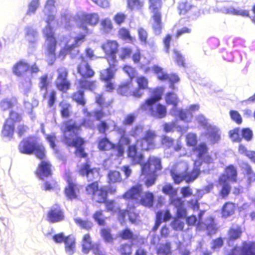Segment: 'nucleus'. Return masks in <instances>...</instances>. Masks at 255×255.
<instances>
[{
	"label": "nucleus",
	"mask_w": 255,
	"mask_h": 255,
	"mask_svg": "<svg viewBox=\"0 0 255 255\" xmlns=\"http://www.w3.org/2000/svg\"><path fill=\"white\" fill-rule=\"evenodd\" d=\"M57 72L55 86L59 91L66 93L71 88V83L67 79L68 71L65 68L61 67L57 69Z\"/></svg>",
	"instance_id": "obj_14"
},
{
	"label": "nucleus",
	"mask_w": 255,
	"mask_h": 255,
	"mask_svg": "<svg viewBox=\"0 0 255 255\" xmlns=\"http://www.w3.org/2000/svg\"><path fill=\"white\" fill-rule=\"evenodd\" d=\"M84 90V89H80V90L74 92L70 96L73 101L75 102L78 105L82 107H84L87 103Z\"/></svg>",
	"instance_id": "obj_35"
},
{
	"label": "nucleus",
	"mask_w": 255,
	"mask_h": 255,
	"mask_svg": "<svg viewBox=\"0 0 255 255\" xmlns=\"http://www.w3.org/2000/svg\"><path fill=\"white\" fill-rule=\"evenodd\" d=\"M154 73L156 74L157 79L161 81H168L170 83L171 89H174V84L178 82L180 79L176 74H168L163 71V68L157 65L153 67Z\"/></svg>",
	"instance_id": "obj_19"
},
{
	"label": "nucleus",
	"mask_w": 255,
	"mask_h": 255,
	"mask_svg": "<svg viewBox=\"0 0 255 255\" xmlns=\"http://www.w3.org/2000/svg\"><path fill=\"white\" fill-rule=\"evenodd\" d=\"M157 136L155 131L148 129L143 136L136 140V143L143 151H149L155 148L156 138Z\"/></svg>",
	"instance_id": "obj_9"
},
{
	"label": "nucleus",
	"mask_w": 255,
	"mask_h": 255,
	"mask_svg": "<svg viewBox=\"0 0 255 255\" xmlns=\"http://www.w3.org/2000/svg\"><path fill=\"white\" fill-rule=\"evenodd\" d=\"M97 148L102 152H106L116 149V155L120 157L123 155L124 148L122 144H116L110 140L107 136L100 138L97 141Z\"/></svg>",
	"instance_id": "obj_10"
},
{
	"label": "nucleus",
	"mask_w": 255,
	"mask_h": 255,
	"mask_svg": "<svg viewBox=\"0 0 255 255\" xmlns=\"http://www.w3.org/2000/svg\"><path fill=\"white\" fill-rule=\"evenodd\" d=\"M82 251L88 254L91 250H93L95 255H99L101 252L99 245L93 244L91 236L89 233L84 234L81 240Z\"/></svg>",
	"instance_id": "obj_21"
},
{
	"label": "nucleus",
	"mask_w": 255,
	"mask_h": 255,
	"mask_svg": "<svg viewBox=\"0 0 255 255\" xmlns=\"http://www.w3.org/2000/svg\"><path fill=\"white\" fill-rule=\"evenodd\" d=\"M63 142L68 146L75 147L76 148L74 153L80 158H87L88 154L85 151L83 145L85 143L84 138L80 136L73 135L70 133L69 135H64L63 137Z\"/></svg>",
	"instance_id": "obj_7"
},
{
	"label": "nucleus",
	"mask_w": 255,
	"mask_h": 255,
	"mask_svg": "<svg viewBox=\"0 0 255 255\" xmlns=\"http://www.w3.org/2000/svg\"><path fill=\"white\" fill-rule=\"evenodd\" d=\"M119 44L114 40L108 41L104 43L102 48L105 53V57L107 61H117L116 54L118 51Z\"/></svg>",
	"instance_id": "obj_22"
},
{
	"label": "nucleus",
	"mask_w": 255,
	"mask_h": 255,
	"mask_svg": "<svg viewBox=\"0 0 255 255\" xmlns=\"http://www.w3.org/2000/svg\"><path fill=\"white\" fill-rule=\"evenodd\" d=\"M64 178L67 182V185L64 189V193L66 198L70 200L79 199L82 186L76 182L70 173H66Z\"/></svg>",
	"instance_id": "obj_8"
},
{
	"label": "nucleus",
	"mask_w": 255,
	"mask_h": 255,
	"mask_svg": "<svg viewBox=\"0 0 255 255\" xmlns=\"http://www.w3.org/2000/svg\"><path fill=\"white\" fill-rule=\"evenodd\" d=\"M18 149L22 154H33L39 160L45 159L46 156L45 147L43 144L37 143L33 136H29L22 139L18 145Z\"/></svg>",
	"instance_id": "obj_4"
},
{
	"label": "nucleus",
	"mask_w": 255,
	"mask_h": 255,
	"mask_svg": "<svg viewBox=\"0 0 255 255\" xmlns=\"http://www.w3.org/2000/svg\"><path fill=\"white\" fill-rule=\"evenodd\" d=\"M135 82L137 87L133 89L132 95L134 98L140 99L143 95L142 90L148 88V80L144 76H139L136 78Z\"/></svg>",
	"instance_id": "obj_24"
},
{
	"label": "nucleus",
	"mask_w": 255,
	"mask_h": 255,
	"mask_svg": "<svg viewBox=\"0 0 255 255\" xmlns=\"http://www.w3.org/2000/svg\"><path fill=\"white\" fill-rule=\"evenodd\" d=\"M162 215L164 216L163 221L164 222L169 221L172 218V215L168 209H166L164 211H157L155 214V220L154 224L152 228V231L155 232L159 227L160 224L162 222Z\"/></svg>",
	"instance_id": "obj_28"
},
{
	"label": "nucleus",
	"mask_w": 255,
	"mask_h": 255,
	"mask_svg": "<svg viewBox=\"0 0 255 255\" xmlns=\"http://www.w3.org/2000/svg\"><path fill=\"white\" fill-rule=\"evenodd\" d=\"M139 108L154 119H163L167 114L166 106L158 102H152L151 104L149 102H142L140 104Z\"/></svg>",
	"instance_id": "obj_6"
},
{
	"label": "nucleus",
	"mask_w": 255,
	"mask_h": 255,
	"mask_svg": "<svg viewBox=\"0 0 255 255\" xmlns=\"http://www.w3.org/2000/svg\"><path fill=\"white\" fill-rule=\"evenodd\" d=\"M95 103L100 107L108 108L111 106L112 101L106 102L105 97L103 93L97 94L95 96Z\"/></svg>",
	"instance_id": "obj_53"
},
{
	"label": "nucleus",
	"mask_w": 255,
	"mask_h": 255,
	"mask_svg": "<svg viewBox=\"0 0 255 255\" xmlns=\"http://www.w3.org/2000/svg\"><path fill=\"white\" fill-rule=\"evenodd\" d=\"M6 119H8L9 122H12L13 124L20 122L22 120V114L16 111L11 110Z\"/></svg>",
	"instance_id": "obj_59"
},
{
	"label": "nucleus",
	"mask_w": 255,
	"mask_h": 255,
	"mask_svg": "<svg viewBox=\"0 0 255 255\" xmlns=\"http://www.w3.org/2000/svg\"><path fill=\"white\" fill-rule=\"evenodd\" d=\"M161 144L167 149L171 148L174 143V139L167 135H163L160 139Z\"/></svg>",
	"instance_id": "obj_62"
},
{
	"label": "nucleus",
	"mask_w": 255,
	"mask_h": 255,
	"mask_svg": "<svg viewBox=\"0 0 255 255\" xmlns=\"http://www.w3.org/2000/svg\"><path fill=\"white\" fill-rule=\"evenodd\" d=\"M127 157L130 159L132 165L141 164L143 160V154L138 151L137 145L132 144L128 146L127 148Z\"/></svg>",
	"instance_id": "obj_23"
},
{
	"label": "nucleus",
	"mask_w": 255,
	"mask_h": 255,
	"mask_svg": "<svg viewBox=\"0 0 255 255\" xmlns=\"http://www.w3.org/2000/svg\"><path fill=\"white\" fill-rule=\"evenodd\" d=\"M123 70L128 76V81L132 82L133 79L137 74L135 69L130 65H126L123 67Z\"/></svg>",
	"instance_id": "obj_57"
},
{
	"label": "nucleus",
	"mask_w": 255,
	"mask_h": 255,
	"mask_svg": "<svg viewBox=\"0 0 255 255\" xmlns=\"http://www.w3.org/2000/svg\"><path fill=\"white\" fill-rule=\"evenodd\" d=\"M29 70V65L23 59L17 61L12 68L13 74L18 77L24 75Z\"/></svg>",
	"instance_id": "obj_29"
},
{
	"label": "nucleus",
	"mask_w": 255,
	"mask_h": 255,
	"mask_svg": "<svg viewBox=\"0 0 255 255\" xmlns=\"http://www.w3.org/2000/svg\"><path fill=\"white\" fill-rule=\"evenodd\" d=\"M75 224L81 229L89 231L92 230L94 224L92 221L87 220H83L81 218H77L74 219Z\"/></svg>",
	"instance_id": "obj_41"
},
{
	"label": "nucleus",
	"mask_w": 255,
	"mask_h": 255,
	"mask_svg": "<svg viewBox=\"0 0 255 255\" xmlns=\"http://www.w3.org/2000/svg\"><path fill=\"white\" fill-rule=\"evenodd\" d=\"M108 177L110 183L120 182L122 180L120 172L116 170L110 171L108 173Z\"/></svg>",
	"instance_id": "obj_55"
},
{
	"label": "nucleus",
	"mask_w": 255,
	"mask_h": 255,
	"mask_svg": "<svg viewBox=\"0 0 255 255\" xmlns=\"http://www.w3.org/2000/svg\"><path fill=\"white\" fill-rule=\"evenodd\" d=\"M243 230L240 225H233L227 231V243L228 245L233 244L236 241L241 239Z\"/></svg>",
	"instance_id": "obj_25"
},
{
	"label": "nucleus",
	"mask_w": 255,
	"mask_h": 255,
	"mask_svg": "<svg viewBox=\"0 0 255 255\" xmlns=\"http://www.w3.org/2000/svg\"><path fill=\"white\" fill-rule=\"evenodd\" d=\"M117 131L121 134L119 141L125 145H130V139L126 135L125 130L119 127L117 128Z\"/></svg>",
	"instance_id": "obj_60"
},
{
	"label": "nucleus",
	"mask_w": 255,
	"mask_h": 255,
	"mask_svg": "<svg viewBox=\"0 0 255 255\" xmlns=\"http://www.w3.org/2000/svg\"><path fill=\"white\" fill-rule=\"evenodd\" d=\"M231 190V186L230 184L226 182V181H224L222 184V188L219 191V195L222 198L226 199L229 195Z\"/></svg>",
	"instance_id": "obj_61"
},
{
	"label": "nucleus",
	"mask_w": 255,
	"mask_h": 255,
	"mask_svg": "<svg viewBox=\"0 0 255 255\" xmlns=\"http://www.w3.org/2000/svg\"><path fill=\"white\" fill-rule=\"evenodd\" d=\"M119 252L120 255H131V245L127 243L122 244L119 247Z\"/></svg>",
	"instance_id": "obj_64"
},
{
	"label": "nucleus",
	"mask_w": 255,
	"mask_h": 255,
	"mask_svg": "<svg viewBox=\"0 0 255 255\" xmlns=\"http://www.w3.org/2000/svg\"><path fill=\"white\" fill-rule=\"evenodd\" d=\"M42 98L47 101L48 107L51 108L56 102L57 93L54 89L44 91L42 94Z\"/></svg>",
	"instance_id": "obj_37"
},
{
	"label": "nucleus",
	"mask_w": 255,
	"mask_h": 255,
	"mask_svg": "<svg viewBox=\"0 0 255 255\" xmlns=\"http://www.w3.org/2000/svg\"><path fill=\"white\" fill-rule=\"evenodd\" d=\"M77 20L81 22L80 24L86 25L85 24H88L95 26L99 22V17L96 13L84 12L78 16Z\"/></svg>",
	"instance_id": "obj_27"
},
{
	"label": "nucleus",
	"mask_w": 255,
	"mask_h": 255,
	"mask_svg": "<svg viewBox=\"0 0 255 255\" xmlns=\"http://www.w3.org/2000/svg\"><path fill=\"white\" fill-rule=\"evenodd\" d=\"M177 8L180 15L189 20L196 19L200 15V10L196 6L187 1L179 2Z\"/></svg>",
	"instance_id": "obj_12"
},
{
	"label": "nucleus",
	"mask_w": 255,
	"mask_h": 255,
	"mask_svg": "<svg viewBox=\"0 0 255 255\" xmlns=\"http://www.w3.org/2000/svg\"><path fill=\"white\" fill-rule=\"evenodd\" d=\"M200 170L197 167H194L191 171L186 172L184 175V181L189 183L193 182L200 175Z\"/></svg>",
	"instance_id": "obj_40"
},
{
	"label": "nucleus",
	"mask_w": 255,
	"mask_h": 255,
	"mask_svg": "<svg viewBox=\"0 0 255 255\" xmlns=\"http://www.w3.org/2000/svg\"><path fill=\"white\" fill-rule=\"evenodd\" d=\"M65 218L64 211L58 204L51 206L46 213V220L51 224L62 222Z\"/></svg>",
	"instance_id": "obj_16"
},
{
	"label": "nucleus",
	"mask_w": 255,
	"mask_h": 255,
	"mask_svg": "<svg viewBox=\"0 0 255 255\" xmlns=\"http://www.w3.org/2000/svg\"><path fill=\"white\" fill-rule=\"evenodd\" d=\"M141 175H143L146 180L144 182V185L147 187H150L155 183L157 178V174L156 173H148V174H141Z\"/></svg>",
	"instance_id": "obj_58"
},
{
	"label": "nucleus",
	"mask_w": 255,
	"mask_h": 255,
	"mask_svg": "<svg viewBox=\"0 0 255 255\" xmlns=\"http://www.w3.org/2000/svg\"><path fill=\"white\" fill-rule=\"evenodd\" d=\"M76 47L77 46L74 43L71 44H68L67 43H66L64 46L59 51V56L64 58L67 54H71Z\"/></svg>",
	"instance_id": "obj_52"
},
{
	"label": "nucleus",
	"mask_w": 255,
	"mask_h": 255,
	"mask_svg": "<svg viewBox=\"0 0 255 255\" xmlns=\"http://www.w3.org/2000/svg\"><path fill=\"white\" fill-rule=\"evenodd\" d=\"M230 255H255V241H244L240 248L234 247L230 251Z\"/></svg>",
	"instance_id": "obj_18"
},
{
	"label": "nucleus",
	"mask_w": 255,
	"mask_h": 255,
	"mask_svg": "<svg viewBox=\"0 0 255 255\" xmlns=\"http://www.w3.org/2000/svg\"><path fill=\"white\" fill-rule=\"evenodd\" d=\"M109 66L106 69L101 71L100 74V78L102 81H111L115 76L117 70L116 67L117 61H107Z\"/></svg>",
	"instance_id": "obj_26"
},
{
	"label": "nucleus",
	"mask_w": 255,
	"mask_h": 255,
	"mask_svg": "<svg viewBox=\"0 0 255 255\" xmlns=\"http://www.w3.org/2000/svg\"><path fill=\"white\" fill-rule=\"evenodd\" d=\"M43 34L47 42L46 52L49 55H54L57 43L55 32L52 31L50 28H48L45 30Z\"/></svg>",
	"instance_id": "obj_20"
},
{
	"label": "nucleus",
	"mask_w": 255,
	"mask_h": 255,
	"mask_svg": "<svg viewBox=\"0 0 255 255\" xmlns=\"http://www.w3.org/2000/svg\"><path fill=\"white\" fill-rule=\"evenodd\" d=\"M119 237L123 240H134L136 239V236L133 232L128 228L122 230L119 234Z\"/></svg>",
	"instance_id": "obj_51"
},
{
	"label": "nucleus",
	"mask_w": 255,
	"mask_h": 255,
	"mask_svg": "<svg viewBox=\"0 0 255 255\" xmlns=\"http://www.w3.org/2000/svg\"><path fill=\"white\" fill-rule=\"evenodd\" d=\"M71 121L72 120H70L63 123L64 132H69L75 136H79L82 126L90 128L93 124L92 120L86 119H83L80 124H77L75 122L71 123Z\"/></svg>",
	"instance_id": "obj_13"
},
{
	"label": "nucleus",
	"mask_w": 255,
	"mask_h": 255,
	"mask_svg": "<svg viewBox=\"0 0 255 255\" xmlns=\"http://www.w3.org/2000/svg\"><path fill=\"white\" fill-rule=\"evenodd\" d=\"M40 160L34 173L40 180H44L52 177V165L49 160H44V159Z\"/></svg>",
	"instance_id": "obj_17"
},
{
	"label": "nucleus",
	"mask_w": 255,
	"mask_h": 255,
	"mask_svg": "<svg viewBox=\"0 0 255 255\" xmlns=\"http://www.w3.org/2000/svg\"><path fill=\"white\" fill-rule=\"evenodd\" d=\"M60 107V114L63 119H68L72 114V105L65 101H61L58 104Z\"/></svg>",
	"instance_id": "obj_36"
},
{
	"label": "nucleus",
	"mask_w": 255,
	"mask_h": 255,
	"mask_svg": "<svg viewBox=\"0 0 255 255\" xmlns=\"http://www.w3.org/2000/svg\"><path fill=\"white\" fill-rule=\"evenodd\" d=\"M80 58L81 62L77 67V73L81 77L78 81L79 88L81 89L92 91L96 87V81L89 80L88 79L92 78L95 72L83 55L80 56Z\"/></svg>",
	"instance_id": "obj_3"
},
{
	"label": "nucleus",
	"mask_w": 255,
	"mask_h": 255,
	"mask_svg": "<svg viewBox=\"0 0 255 255\" xmlns=\"http://www.w3.org/2000/svg\"><path fill=\"white\" fill-rule=\"evenodd\" d=\"M79 28L81 29L82 31L78 33L74 38V43L77 47L79 46L86 40V36L91 33L86 25L80 24Z\"/></svg>",
	"instance_id": "obj_32"
},
{
	"label": "nucleus",
	"mask_w": 255,
	"mask_h": 255,
	"mask_svg": "<svg viewBox=\"0 0 255 255\" xmlns=\"http://www.w3.org/2000/svg\"><path fill=\"white\" fill-rule=\"evenodd\" d=\"M93 218L99 226H104L106 223L105 219L104 217L103 211L99 210L93 214Z\"/></svg>",
	"instance_id": "obj_56"
},
{
	"label": "nucleus",
	"mask_w": 255,
	"mask_h": 255,
	"mask_svg": "<svg viewBox=\"0 0 255 255\" xmlns=\"http://www.w3.org/2000/svg\"><path fill=\"white\" fill-rule=\"evenodd\" d=\"M225 171L228 176L232 181L236 182L237 181V171L233 165H229L226 167Z\"/></svg>",
	"instance_id": "obj_48"
},
{
	"label": "nucleus",
	"mask_w": 255,
	"mask_h": 255,
	"mask_svg": "<svg viewBox=\"0 0 255 255\" xmlns=\"http://www.w3.org/2000/svg\"><path fill=\"white\" fill-rule=\"evenodd\" d=\"M185 223L182 219L178 218H173L170 223V226L172 230L175 231H182L184 230Z\"/></svg>",
	"instance_id": "obj_47"
},
{
	"label": "nucleus",
	"mask_w": 255,
	"mask_h": 255,
	"mask_svg": "<svg viewBox=\"0 0 255 255\" xmlns=\"http://www.w3.org/2000/svg\"><path fill=\"white\" fill-rule=\"evenodd\" d=\"M118 35L120 38L123 40H128L131 43H133L136 41L135 37L131 36L129 30L126 27H121L119 29Z\"/></svg>",
	"instance_id": "obj_43"
},
{
	"label": "nucleus",
	"mask_w": 255,
	"mask_h": 255,
	"mask_svg": "<svg viewBox=\"0 0 255 255\" xmlns=\"http://www.w3.org/2000/svg\"><path fill=\"white\" fill-rule=\"evenodd\" d=\"M65 250L69 255H72L75 251L76 241L74 237L71 236L65 237L64 241Z\"/></svg>",
	"instance_id": "obj_38"
},
{
	"label": "nucleus",
	"mask_w": 255,
	"mask_h": 255,
	"mask_svg": "<svg viewBox=\"0 0 255 255\" xmlns=\"http://www.w3.org/2000/svg\"><path fill=\"white\" fill-rule=\"evenodd\" d=\"M133 82L131 81H127L121 83L117 89L118 94L126 97H132L134 98L132 95L133 89Z\"/></svg>",
	"instance_id": "obj_30"
},
{
	"label": "nucleus",
	"mask_w": 255,
	"mask_h": 255,
	"mask_svg": "<svg viewBox=\"0 0 255 255\" xmlns=\"http://www.w3.org/2000/svg\"><path fill=\"white\" fill-rule=\"evenodd\" d=\"M164 88L162 86H157L153 88L151 92V97L145 99L143 102H158L162 99Z\"/></svg>",
	"instance_id": "obj_31"
},
{
	"label": "nucleus",
	"mask_w": 255,
	"mask_h": 255,
	"mask_svg": "<svg viewBox=\"0 0 255 255\" xmlns=\"http://www.w3.org/2000/svg\"><path fill=\"white\" fill-rule=\"evenodd\" d=\"M241 130L239 128H235L229 131V136L234 142H240L242 140Z\"/></svg>",
	"instance_id": "obj_46"
},
{
	"label": "nucleus",
	"mask_w": 255,
	"mask_h": 255,
	"mask_svg": "<svg viewBox=\"0 0 255 255\" xmlns=\"http://www.w3.org/2000/svg\"><path fill=\"white\" fill-rule=\"evenodd\" d=\"M50 82L47 74H44L39 77V88L40 91H46L48 89Z\"/></svg>",
	"instance_id": "obj_54"
},
{
	"label": "nucleus",
	"mask_w": 255,
	"mask_h": 255,
	"mask_svg": "<svg viewBox=\"0 0 255 255\" xmlns=\"http://www.w3.org/2000/svg\"><path fill=\"white\" fill-rule=\"evenodd\" d=\"M162 0H148V9L152 21V28L155 32L160 33L163 27L162 18Z\"/></svg>",
	"instance_id": "obj_5"
},
{
	"label": "nucleus",
	"mask_w": 255,
	"mask_h": 255,
	"mask_svg": "<svg viewBox=\"0 0 255 255\" xmlns=\"http://www.w3.org/2000/svg\"><path fill=\"white\" fill-rule=\"evenodd\" d=\"M237 210V206L235 203L231 202H226L221 208L222 217L224 218H228L233 215Z\"/></svg>",
	"instance_id": "obj_33"
},
{
	"label": "nucleus",
	"mask_w": 255,
	"mask_h": 255,
	"mask_svg": "<svg viewBox=\"0 0 255 255\" xmlns=\"http://www.w3.org/2000/svg\"><path fill=\"white\" fill-rule=\"evenodd\" d=\"M86 194L90 197L92 201L98 204H104L106 211L114 215L120 207L115 200H108V194H114L117 191L116 187L100 186L97 181L89 183L85 188Z\"/></svg>",
	"instance_id": "obj_1"
},
{
	"label": "nucleus",
	"mask_w": 255,
	"mask_h": 255,
	"mask_svg": "<svg viewBox=\"0 0 255 255\" xmlns=\"http://www.w3.org/2000/svg\"><path fill=\"white\" fill-rule=\"evenodd\" d=\"M193 150L197 153V156L198 158H202L208 152V148L205 142H201L195 146Z\"/></svg>",
	"instance_id": "obj_50"
},
{
	"label": "nucleus",
	"mask_w": 255,
	"mask_h": 255,
	"mask_svg": "<svg viewBox=\"0 0 255 255\" xmlns=\"http://www.w3.org/2000/svg\"><path fill=\"white\" fill-rule=\"evenodd\" d=\"M126 200L133 202L130 208H135L136 205H142L145 207L151 208L154 202V194L150 191H143L142 185L137 184L131 186L122 195Z\"/></svg>",
	"instance_id": "obj_2"
},
{
	"label": "nucleus",
	"mask_w": 255,
	"mask_h": 255,
	"mask_svg": "<svg viewBox=\"0 0 255 255\" xmlns=\"http://www.w3.org/2000/svg\"><path fill=\"white\" fill-rule=\"evenodd\" d=\"M162 169L161 158L154 156H149L146 161L141 164V173H156Z\"/></svg>",
	"instance_id": "obj_15"
},
{
	"label": "nucleus",
	"mask_w": 255,
	"mask_h": 255,
	"mask_svg": "<svg viewBox=\"0 0 255 255\" xmlns=\"http://www.w3.org/2000/svg\"><path fill=\"white\" fill-rule=\"evenodd\" d=\"M144 5V2L141 0H127V7L130 11L141 10Z\"/></svg>",
	"instance_id": "obj_39"
},
{
	"label": "nucleus",
	"mask_w": 255,
	"mask_h": 255,
	"mask_svg": "<svg viewBox=\"0 0 255 255\" xmlns=\"http://www.w3.org/2000/svg\"><path fill=\"white\" fill-rule=\"evenodd\" d=\"M15 130L14 124L9 122L8 119H6L4 122L1 131L3 137L12 138Z\"/></svg>",
	"instance_id": "obj_34"
},
{
	"label": "nucleus",
	"mask_w": 255,
	"mask_h": 255,
	"mask_svg": "<svg viewBox=\"0 0 255 255\" xmlns=\"http://www.w3.org/2000/svg\"><path fill=\"white\" fill-rule=\"evenodd\" d=\"M165 100L167 105L173 106V109L176 108L179 103V99L176 94L173 92H168L165 94Z\"/></svg>",
	"instance_id": "obj_44"
},
{
	"label": "nucleus",
	"mask_w": 255,
	"mask_h": 255,
	"mask_svg": "<svg viewBox=\"0 0 255 255\" xmlns=\"http://www.w3.org/2000/svg\"><path fill=\"white\" fill-rule=\"evenodd\" d=\"M78 172L82 177L86 178L88 181L90 183L97 181L99 183L101 178L99 168L92 167L89 161L82 164L79 168Z\"/></svg>",
	"instance_id": "obj_11"
},
{
	"label": "nucleus",
	"mask_w": 255,
	"mask_h": 255,
	"mask_svg": "<svg viewBox=\"0 0 255 255\" xmlns=\"http://www.w3.org/2000/svg\"><path fill=\"white\" fill-rule=\"evenodd\" d=\"M127 18V15L124 12H118L116 13L114 17L113 20L118 25H121L124 23Z\"/></svg>",
	"instance_id": "obj_63"
},
{
	"label": "nucleus",
	"mask_w": 255,
	"mask_h": 255,
	"mask_svg": "<svg viewBox=\"0 0 255 255\" xmlns=\"http://www.w3.org/2000/svg\"><path fill=\"white\" fill-rule=\"evenodd\" d=\"M16 100L10 99H4L0 102V109L2 111H6L12 108L15 105Z\"/></svg>",
	"instance_id": "obj_49"
},
{
	"label": "nucleus",
	"mask_w": 255,
	"mask_h": 255,
	"mask_svg": "<svg viewBox=\"0 0 255 255\" xmlns=\"http://www.w3.org/2000/svg\"><path fill=\"white\" fill-rule=\"evenodd\" d=\"M208 137L212 144L217 143L221 139L219 130L215 128H210L208 129V132L206 133Z\"/></svg>",
	"instance_id": "obj_42"
},
{
	"label": "nucleus",
	"mask_w": 255,
	"mask_h": 255,
	"mask_svg": "<svg viewBox=\"0 0 255 255\" xmlns=\"http://www.w3.org/2000/svg\"><path fill=\"white\" fill-rule=\"evenodd\" d=\"M162 192L165 195H168L170 198L176 196L177 194V190L170 183L164 184L162 188Z\"/></svg>",
	"instance_id": "obj_45"
}]
</instances>
